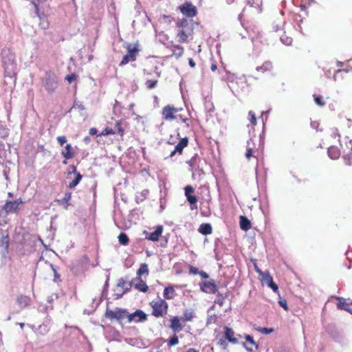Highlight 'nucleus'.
<instances>
[{"mask_svg": "<svg viewBox=\"0 0 352 352\" xmlns=\"http://www.w3.org/2000/svg\"><path fill=\"white\" fill-rule=\"evenodd\" d=\"M2 63L5 71V75L12 78L16 74V65L14 56L8 52L2 53Z\"/></svg>", "mask_w": 352, "mask_h": 352, "instance_id": "f257e3e1", "label": "nucleus"}, {"mask_svg": "<svg viewBox=\"0 0 352 352\" xmlns=\"http://www.w3.org/2000/svg\"><path fill=\"white\" fill-rule=\"evenodd\" d=\"M152 307V315L156 318L164 317L168 311V303L164 299L158 298L150 302Z\"/></svg>", "mask_w": 352, "mask_h": 352, "instance_id": "f03ea898", "label": "nucleus"}, {"mask_svg": "<svg viewBox=\"0 0 352 352\" xmlns=\"http://www.w3.org/2000/svg\"><path fill=\"white\" fill-rule=\"evenodd\" d=\"M42 85L48 94L54 93L58 87L56 76L54 73L47 72L42 80Z\"/></svg>", "mask_w": 352, "mask_h": 352, "instance_id": "7ed1b4c3", "label": "nucleus"}, {"mask_svg": "<svg viewBox=\"0 0 352 352\" xmlns=\"http://www.w3.org/2000/svg\"><path fill=\"white\" fill-rule=\"evenodd\" d=\"M25 201L19 198L14 201L7 200L1 206V212H3L4 217L8 214L16 213L19 210V206L24 204Z\"/></svg>", "mask_w": 352, "mask_h": 352, "instance_id": "20e7f679", "label": "nucleus"}, {"mask_svg": "<svg viewBox=\"0 0 352 352\" xmlns=\"http://www.w3.org/2000/svg\"><path fill=\"white\" fill-rule=\"evenodd\" d=\"M138 47V44H135L133 46H131V45L128 46L127 53L123 56L122 60L120 63V66H123L129 62L135 60L137 54L140 51Z\"/></svg>", "mask_w": 352, "mask_h": 352, "instance_id": "39448f33", "label": "nucleus"}, {"mask_svg": "<svg viewBox=\"0 0 352 352\" xmlns=\"http://www.w3.org/2000/svg\"><path fill=\"white\" fill-rule=\"evenodd\" d=\"M128 311L125 309L116 308L115 310L107 309L105 313V316L110 320H116L121 321L124 318H127Z\"/></svg>", "mask_w": 352, "mask_h": 352, "instance_id": "423d86ee", "label": "nucleus"}, {"mask_svg": "<svg viewBox=\"0 0 352 352\" xmlns=\"http://www.w3.org/2000/svg\"><path fill=\"white\" fill-rule=\"evenodd\" d=\"M182 110V108H176L169 104L166 105L162 109V117L165 120H173L177 118V116L175 114Z\"/></svg>", "mask_w": 352, "mask_h": 352, "instance_id": "0eeeda50", "label": "nucleus"}, {"mask_svg": "<svg viewBox=\"0 0 352 352\" xmlns=\"http://www.w3.org/2000/svg\"><path fill=\"white\" fill-rule=\"evenodd\" d=\"M179 9L184 15L188 18H192L197 14V8L189 1H186L179 6Z\"/></svg>", "mask_w": 352, "mask_h": 352, "instance_id": "6e6552de", "label": "nucleus"}, {"mask_svg": "<svg viewBox=\"0 0 352 352\" xmlns=\"http://www.w3.org/2000/svg\"><path fill=\"white\" fill-rule=\"evenodd\" d=\"M256 271L259 273L260 276H261V280L263 283L266 284L269 287H270L274 292H277L278 290V285L273 281V278L272 276L267 272H263L259 269L256 268Z\"/></svg>", "mask_w": 352, "mask_h": 352, "instance_id": "1a4fd4ad", "label": "nucleus"}, {"mask_svg": "<svg viewBox=\"0 0 352 352\" xmlns=\"http://www.w3.org/2000/svg\"><path fill=\"white\" fill-rule=\"evenodd\" d=\"M127 318L129 322L132 321L135 322H144L147 320V315L142 310L137 309L133 314L128 313Z\"/></svg>", "mask_w": 352, "mask_h": 352, "instance_id": "9d476101", "label": "nucleus"}, {"mask_svg": "<svg viewBox=\"0 0 352 352\" xmlns=\"http://www.w3.org/2000/svg\"><path fill=\"white\" fill-rule=\"evenodd\" d=\"M163 231L162 226H157L155 230V231L152 232H148L147 231H144V234H145V239L149 240L151 241H157L160 239Z\"/></svg>", "mask_w": 352, "mask_h": 352, "instance_id": "9b49d317", "label": "nucleus"}, {"mask_svg": "<svg viewBox=\"0 0 352 352\" xmlns=\"http://www.w3.org/2000/svg\"><path fill=\"white\" fill-rule=\"evenodd\" d=\"M201 291L208 294H216L217 286L213 280L203 281L200 283Z\"/></svg>", "mask_w": 352, "mask_h": 352, "instance_id": "f8f14e48", "label": "nucleus"}, {"mask_svg": "<svg viewBox=\"0 0 352 352\" xmlns=\"http://www.w3.org/2000/svg\"><path fill=\"white\" fill-rule=\"evenodd\" d=\"M72 168L73 171L69 173L68 177L72 174H74L75 177H74V179H72L68 185V187L70 189H72L74 187H76L80 183V182L82 177V175L80 173L76 171V168L74 166H72Z\"/></svg>", "mask_w": 352, "mask_h": 352, "instance_id": "ddd939ff", "label": "nucleus"}, {"mask_svg": "<svg viewBox=\"0 0 352 352\" xmlns=\"http://www.w3.org/2000/svg\"><path fill=\"white\" fill-rule=\"evenodd\" d=\"M224 335H225V339L228 340L230 342H231L232 344L238 343V340L234 336L235 333L232 330V329H231L228 327H224Z\"/></svg>", "mask_w": 352, "mask_h": 352, "instance_id": "4468645a", "label": "nucleus"}, {"mask_svg": "<svg viewBox=\"0 0 352 352\" xmlns=\"http://www.w3.org/2000/svg\"><path fill=\"white\" fill-rule=\"evenodd\" d=\"M131 285V283L126 282L123 278L119 279L117 287L118 288H121L122 289V292L120 294H117V298H121L124 294L128 292L130 289Z\"/></svg>", "mask_w": 352, "mask_h": 352, "instance_id": "2eb2a0df", "label": "nucleus"}, {"mask_svg": "<svg viewBox=\"0 0 352 352\" xmlns=\"http://www.w3.org/2000/svg\"><path fill=\"white\" fill-rule=\"evenodd\" d=\"M10 245L8 235L3 236L0 240V250L3 256H6L8 252V248Z\"/></svg>", "mask_w": 352, "mask_h": 352, "instance_id": "dca6fc26", "label": "nucleus"}, {"mask_svg": "<svg viewBox=\"0 0 352 352\" xmlns=\"http://www.w3.org/2000/svg\"><path fill=\"white\" fill-rule=\"evenodd\" d=\"M170 327L175 333L179 332L182 330L183 327L181 324L179 319L177 316H174L170 319Z\"/></svg>", "mask_w": 352, "mask_h": 352, "instance_id": "f3484780", "label": "nucleus"}, {"mask_svg": "<svg viewBox=\"0 0 352 352\" xmlns=\"http://www.w3.org/2000/svg\"><path fill=\"white\" fill-rule=\"evenodd\" d=\"M327 154L331 160H337L340 156V151L338 147L331 146L328 148Z\"/></svg>", "mask_w": 352, "mask_h": 352, "instance_id": "a211bd4d", "label": "nucleus"}, {"mask_svg": "<svg viewBox=\"0 0 352 352\" xmlns=\"http://www.w3.org/2000/svg\"><path fill=\"white\" fill-rule=\"evenodd\" d=\"M61 155L65 160H69L74 157V152L70 144H67L65 146V149L61 152Z\"/></svg>", "mask_w": 352, "mask_h": 352, "instance_id": "6ab92c4d", "label": "nucleus"}, {"mask_svg": "<svg viewBox=\"0 0 352 352\" xmlns=\"http://www.w3.org/2000/svg\"><path fill=\"white\" fill-rule=\"evenodd\" d=\"M188 139L185 137L175 146V152H178L179 155L182 153L183 149L188 146Z\"/></svg>", "mask_w": 352, "mask_h": 352, "instance_id": "aec40b11", "label": "nucleus"}, {"mask_svg": "<svg viewBox=\"0 0 352 352\" xmlns=\"http://www.w3.org/2000/svg\"><path fill=\"white\" fill-rule=\"evenodd\" d=\"M188 139L185 137L175 146V152H178L179 155L182 153L183 149L188 146Z\"/></svg>", "mask_w": 352, "mask_h": 352, "instance_id": "412c9836", "label": "nucleus"}, {"mask_svg": "<svg viewBox=\"0 0 352 352\" xmlns=\"http://www.w3.org/2000/svg\"><path fill=\"white\" fill-rule=\"evenodd\" d=\"M173 56L177 58H179L184 54V47L179 45H173L170 47Z\"/></svg>", "mask_w": 352, "mask_h": 352, "instance_id": "4be33fe9", "label": "nucleus"}, {"mask_svg": "<svg viewBox=\"0 0 352 352\" xmlns=\"http://www.w3.org/2000/svg\"><path fill=\"white\" fill-rule=\"evenodd\" d=\"M204 109L207 116H211L214 111V106L210 99H205L204 100Z\"/></svg>", "mask_w": 352, "mask_h": 352, "instance_id": "5701e85b", "label": "nucleus"}, {"mask_svg": "<svg viewBox=\"0 0 352 352\" xmlns=\"http://www.w3.org/2000/svg\"><path fill=\"white\" fill-rule=\"evenodd\" d=\"M190 32L186 29H181L178 31L177 36L178 37V41L179 43H185L188 41V34Z\"/></svg>", "mask_w": 352, "mask_h": 352, "instance_id": "b1692460", "label": "nucleus"}, {"mask_svg": "<svg viewBox=\"0 0 352 352\" xmlns=\"http://www.w3.org/2000/svg\"><path fill=\"white\" fill-rule=\"evenodd\" d=\"M175 296V291L172 286L166 287L164 290V297L166 299H173Z\"/></svg>", "mask_w": 352, "mask_h": 352, "instance_id": "393cba45", "label": "nucleus"}, {"mask_svg": "<svg viewBox=\"0 0 352 352\" xmlns=\"http://www.w3.org/2000/svg\"><path fill=\"white\" fill-rule=\"evenodd\" d=\"M212 230V226L210 223H202L199 228V232L204 235L210 234Z\"/></svg>", "mask_w": 352, "mask_h": 352, "instance_id": "a878e982", "label": "nucleus"}, {"mask_svg": "<svg viewBox=\"0 0 352 352\" xmlns=\"http://www.w3.org/2000/svg\"><path fill=\"white\" fill-rule=\"evenodd\" d=\"M272 69V63L270 61H265L261 66L256 67V69L258 72L264 73L267 71H270Z\"/></svg>", "mask_w": 352, "mask_h": 352, "instance_id": "bb28decb", "label": "nucleus"}, {"mask_svg": "<svg viewBox=\"0 0 352 352\" xmlns=\"http://www.w3.org/2000/svg\"><path fill=\"white\" fill-rule=\"evenodd\" d=\"M149 194V190L147 189L143 190L140 192H138L135 195V199L138 203L142 202L146 199Z\"/></svg>", "mask_w": 352, "mask_h": 352, "instance_id": "cd10ccee", "label": "nucleus"}, {"mask_svg": "<svg viewBox=\"0 0 352 352\" xmlns=\"http://www.w3.org/2000/svg\"><path fill=\"white\" fill-rule=\"evenodd\" d=\"M138 283L134 285L135 289L142 292H146L148 289V287L141 278H138Z\"/></svg>", "mask_w": 352, "mask_h": 352, "instance_id": "c85d7f7f", "label": "nucleus"}, {"mask_svg": "<svg viewBox=\"0 0 352 352\" xmlns=\"http://www.w3.org/2000/svg\"><path fill=\"white\" fill-rule=\"evenodd\" d=\"M285 22L283 20H277L272 25V29L274 32H277L282 30L285 25Z\"/></svg>", "mask_w": 352, "mask_h": 352, "instance_id": "c756f323", "label": "nucleus"}, {"mask_svg": "<svg viewBox=\"0 0 352 352\" xmlns=\"http://www.w3.org/2000/svg\"><path fill=\"white\" fill-rule=\"evenodd\" d=\"M144 274H148V268L146 263L141 264L140 268L137 271V276L138 278H140L141 276Z\"/></svg>", "mask_w": 352, "mask_h": 352, "instance_id": "7c9ffc66", "label": "nucleus"}, {"mask_svg": "<svg viewBox=\"0 0 352 352\" xmlns=\"http://www.w3.org/2000/svg\"><path fill=\"white\" fill-rule=\"evenodd\" d=\"M30 299L25 296H21L18 298L17 302L21 307H25L29 305Z\"/></svg>", "mask_w": 352, "mask_h": 352, "instance_id": "2f4dec72", "label": "nucleus"}, {"mask_svg": "<svg viewBox=\"0 0 352 352\" xmlns=\"http://www.w3.org/2000/svg\"><path fill=\"white\" fill-rule=\"evenodd\" d=\"M119 243L122 245H126L129 243V239L125 233H120L118 237Z\"/></svg>", "mask_w": 352, "mask_h": 352, "instance_id": "473e14b6", "label": "nucleus"}, {"mask_svg": "<svg viewBox=\"0 0 352 352\" xmlns=\"http://www.w3.org/2000/svg\"><path fill=\"white\" fill-rule=\"evenodd\" d=\"M131 221H115L116 226L120 229H125L131 227Z\"/></svg>", "mask_w": 352, "mask_h": 352, "instance_id": "72a5a7b5", "label": "nucleus"}, {"mask_svg": "<svg viewBox=\"0 0 352 352\" xmlns=\"http://www.w3.org/2000/svg\"><path fill=\"white\" fill-rule=\"evenodd\" d=\"M195 317V314L192 310L186 309L184 312V319L186 321H190Z\"/></svg>", "mask_w": 352, "mask_h": 352, "instance_id": "f704fd0d", "label": "nucleus"}, {"mask_svg": "<svg viewBox=\"0 0 352 352\" xmlns=\"http://www.w3.org/2000/svg\"><path fill=\"white\" fill-rule=\"evenodd\" d=\"M226 296H227L226 295L224 296L223 294H221L219 292H217V299L215 300L214 302L216 304H218L221 307L223 306Z\"/></svg>", "mask_w": 352, "mask_h": 352, "instance_id": "c9c22d12", "label": "nucleus"}, {"mask_svg": "<svg viewBox=\"0 0 352 352\" xmlns=\"http://www.w3.org/2000/svg\"><path fill=\"white\" fill-rule=\"evenodd\" d=\"M280 41L285 45H290L293 41V39L292 37L287 36L285 34L282 35L280 36Z\"/></svg>", "mask_w": 352, "mask_h": 352, "instance_id": "e433bc0d", "label": "nucleus"}, {"mask_svg": "<svg viewBox=\"0 0 352 352\" xmlns=\"http://www.w3.org/2000/svg\"><path fill=\"white\" fill-rule=\"evenodd\" d=\"M315 102L320 107L324 105V102L322 100V97L320 95L314 94L313 96Z\"/></svg>", "mask_w": 352, "mask_h": 352, "instance_id": "4c0bfd02", "label": "nucleus"}, {"mask_svg": "<svg viewBox=\"0 0 352 352\" xmlns=\"http://www.w3.org/2000/svg\"><path fill=\"white\" fill-rule=\"evenodd\" d=\"M240 227L243 230L247 231L252 227L251 221H240Z\"/></svg>", "mask_w": 352, "mask_h": 352, "instance_id": "58836bf2", "label": "nucleus"}, {"mask_svg": "<svg viewBox=\"0 0 352 352\" xmlns=\"http://www.w3.org/2000/svg\"><path fill=\"white\" fill-rule=\"evenodd\" d=\"M343 159L344 160V163L346 165H347V166L352 165V153H350L349 154L344 155Z\"/></svg>", "mask_w": 352, "mask_h": 352, "instance_id": "ea45409f", "label": "nucleus"}, {"mask_svg": "<svg viewBox=\"0 0 352 352\" xmlns=\"http://www.w3.org/2000/svg\"><path fill=\"white\" fill-rule=\"evenodd\" d=\"M245 339L250 344L254 346L256 349H258V345L256 343V342L254 340L253 338L250 335H245Z\"/></svg>", "mask_w": 352, "mask_h": 352, "instance_id": "a19ab883", "label": "nucleus"}, {"mask_svg": "<svg viewBox=\"0 0 352 352\" xmlns=\"http://www.w3.org/2000/svg\"><path fill=\"white\" fill-rule=\"evenodd\" d=\"M188 201L190 204V205L192 206L193 205H196L197 202V198L195 195H188L186 196Z\"/></svg>", "mask_w": 352, "mask_h": 352, "instance_id": "79ce46f5", "label": "nucleus"}, {"mask_svg": "<svg viewBox=\"0 0 352 352\" xmlns=\"http://www.w3.org/2000/svg\"><path fill=\"white\" fill-rule=\"evenodd\" d=\"M157 81L156 80H148L146 82V85L148 89H153L157 85Z\"/></svg>", "mask_w": 352, "mask_h": 352, "instance_id": "37998d69", "label": "nucleus"}, {"mask_svg": "<svg viewBox=\"0 0 352 352\" xmlns=\"http://www.w3.org/2000/svg\"><path fill=\"white\" fill-rule=\"evenodd\" d=\"M250 141H248L247 142V151H246V153H245V156L248 159H249L253 156L252 148L250 147Z\"/></svg>", "mask_w": 352, "mask_h": 352, "instance_id": "c03bdc74", "label": "nucleus"}, {"mask_svg": "<svg viewBox=\"0 0 352 352\" xmlns=\"http://www.w3.org/2000/svg\"><path fill=\"white\" fill-rule=\"evenodd\" d=\"M338 308L340 309H344L350 313H352V310L351 309L347 308V304L345 302H341L338 304Z\"/></svg>", "mask_w": 352, "mask_h": 352, "instance_id": "a18cd8bd", "label": "nucleus"}, {"mask_svg": "<svg viewBox=\"0 0 352 352\" xmlns=\"http://www.w3.org/2000/svg\"><path fill=\"white\" fill-rule=\"evenodd\" d=\"M248 114L250 116V122H251V124L254 126L256 125V119L255 113L252 111H250Z\"/></svg>", "mask_w": 352, "mask_h": 352, "instance_id": "49530a36", "label": "nucleus"}, {"mask_svg": "<svg viewBox=\"0 0 352 352\" xmlns=\"http://www.w3.org/2000/svg\"><path fill=\"white\" fill-rule=\"evenodd\" d=\"M257 330L263 334H269L273 331V329L266 327H260Z\"/></svg>", "mask_w": 352, "mask_h": 352, "instance_id": "de8ad7c7", "label": "nucleus"}, {"mask_svg": "<svg viewBox=\"0 0 352 352\" xmlns=\"http://www.w3.org/2000/svg\"><path fill=\"white\" fill-rule=\"evenodd\" d=\"M179 342L178 337L177 336H173L168 341V345L174 346L177 344Z\"/></svg>", "mask_w": 352, "mask_h": 352, "instance_id": "09e8293b", "label": "nucleus"}, {"mask_svg": "<svg viewBox=\"0 0 352 352\" xmlns=\"http://www.w3.org/2000/svg\"><path fill=\"white\" fill-rule=\"evenodd\" d=\"M177 27H181L182 29H185L188 25V21L186 19H182L179 22L177 23Z\"/></svg>", "mask_w": 352, "mask_h": 352, "instance_id": "8fccbe9b", "label": "nucleus"}, {"mask_svg": "<svg viewBox=\"0 0 352 352\" xmlns=\"http://www.w3.org/2000/svg\"><path fill=\"white\" fill-rule=\"evenodd\" d=\"M116 128L117 129V132L116 133H118L119 135H120L121 136L123 135L124 130L121 127L120 122V121L116 122Z\"/></svg>", "mask_w": 352, "mask_h": 352, "instance_id": "3c124183", "label": "nucleus"}, {"mask_svg": "<svg viewBox=\"0 0 352 352\" xmlns=\"http://www.w3.org/2000/svg\"><path fill=\"white\" fill-rule=\"evenodd\" d=\"M351 72H352V66H350V65L346 68H344V69L340 68L336 70V73H341V72L349 73Z\"/></svg>", "mask_w": 352, "mask_h": 352, "instance_id": "603ef678", "label": "nucleus"}, {"mask_svg": "<svg viewBox=\"0 0 352 352\" xmlns=\"http://www.w3.org/2000/svg\"><path fill=\"white\" fill-rule=\"evenodd\" d=\"M57 141L60 146H63V144L67 142V138L64 135L58 136Z\"/></svg>", "mask_w": 352, "mask_h": 352, "instance_id": "864d4df0", "label": "nucleus"}, {"mask_svg": "<svg viewBox=\"0 0 352 352\" xmlns=\"http://www.w3.org/2000/svg\"><path fill=\"white\" fill-rule=\"evenodd\" d=\"M218 344L221 346V349L226 350L228 347V344L224 339H220L218 341Z\"/></svg>", "mask_w": 352, "mask_h": 352, "instance_id": "5fc2aeb1", "label": "nucleus"}, {"mask_svg": "<svg viewBox=\"0 0 352 352\" xmlns=\"http://www.w3.org/2000/svg\"><path fill=\"white\" fill-rule=\"evenodd\" d=\"M194 192V188L191 186H187L185 188V195L186 197L188 195H192L191 193Z\"/></svg>", "mask_w": 352, "mask_h": 352, "instance_id": "6e6d98bb", "label": "nucleus"}, {"mask_svg": "<svg viewBox=\"0 0 352 352\" xmlns=\"http://www.w3.org/2000/svg\"><path fill=\"white\" fill-rule=\"evenodd\" d=\"M52 269L54 271V281L55 282H58L60 280V276L59 274H58L57 271L55 270L54 267L53 265H50Z\"/></svg>", "mask_w": 352, "mask_h": 352, "instance_id": "4d7b16f0", "label": "nucleus"}, {"mask_svg": "<svg viewBox=\"0 0 352 352\" xmlns=\"http://www.w3.org/2000/svg\"><path fill=\"white\" fill-rule=\"evenodd\" d=\"M278 304L280 305V307H282L285 311L288 310V307H287V301L283 299V300H280L278 301Z\"/></svg>", "mask_w": 352, "mask_h": 352, "instance_id": "13d9d810", "label": "nucleus"}, {"mask_svg": "<svg viewBox=\"0 0 352 352\" xmlns=\"http://www.w3.org/2000/svg\"><path fill=\"white\" fill-rule=\"evenodd\" d=\"M76 75L74 74H72L71 75H68L65 77V79L69 82H72L76 78Z\"/></svg>", "mask_w": 352, "mask_h": 352, "instance_id": "bf43d9fd", "label": "nucleus"}, {"mask_svg": "<svg viewBox=\"0 0 352 352\" xmlns=\"http://www.w3.org/2000/svg\"><path fill=\"white\" fill-rule=\"evenodd\" d=\"M116 131H113L111 129H105L102 134L108 135V134H115Z\"/></svg>", "mask_w": 352, "mask_h": 352, "instance_id": "052dcab7", "label": "nucleus"}, {"mask_svg": "<svg viewBox=\"0 0 352 352\" xmlns=\"http://www.w3.org/2000/svg\"><path fill=\"white\" fill-rule=\"evenodd\" d=\"M331 136L333 137V138H336V137H338L339 138H340V133L338 132V129H333Z\"/></svg>", "mask_w": 352, "mask_h": 352, "instance_id": "680f3d73", "label": "nucleus"}, {"mask_svg": "<svg viewBox=\"0 0 352 352\" xmlns=\"http://www.w3.org/2000/svg\"><path fill=\"white\" fill-rule=\"evenodd\" d=\"M73 108H77L80 110H84L85 109V107L82 104H78V103H74V104L73 105Z\"/></svg>", "mask_w": 352, "mask_h": 352, "instance_id": "e2e57ef3", "label": "nucleus"}, {"mask_svg": "<svg viewBox=\"0 0 352 352\" xmlns=\"http://www.w3.org/2000/svg\"><path fill=\"white\" fill-rule=\"evenodd\" d=\"M311 128L314 129H316L317 131L318 130V126H319V123L318 122H311Z\"/></svg>", "mask_w": 352, "mask_h": 352, "instance_id": "0e129e2a", "label": "nucleus"}, {"mask_svg": "<svg viewBox=\"0 0 352 352\" xmlns=\"http://www.w3.org/2000/svg\"><path fill=\"white\" fill-rule=\"evenodd\" d=\"M190 272L194 274H199V270L197 268V267H191L190 268Z\"/></svg>", "mask_w": 352, "mask_h": 352, "instance_id": "69168bd1", "label": "nucleus"}, {"mask_svg": "<svg viewBox=\"0 0 352 352\" xmlns=\"http://www.w3.org/2000/svg\"><path fill=\"white\" fill-rule=\"evenodd\" d=\"M199 274L202 278H208V276H208V274L206 272H204V271H201V272H199Z\"/></svg>", "mask_w": 352, "mask_h": 352, "instance_id": "338daca9", "label": "nucleus"}, {"mask_svg": "<svg viewBox=\"0 0 352 352\" xmlns=\"http://www.w3.org/2000/svg\"><path fill=\"white\" fill-rule=\"evenodd\" d=\"M346 146L350 149V153H352V140H349L348 143H346Z\"/></svg>", "mask_w": 352, "mask_h": 352, "instance_id": "774afa93", "label": "nucleus"}]
</instances>
